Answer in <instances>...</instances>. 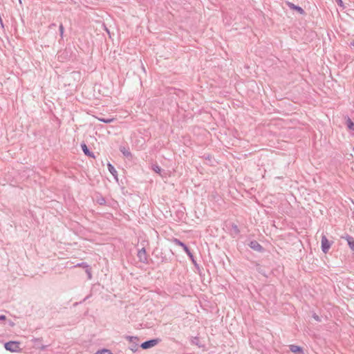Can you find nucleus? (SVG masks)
Listing matches in <instances>:
<instances>
[{
    "mask_svg": "<svg viewBox=\"0 0 354 354\" xmlns=\"http://www.w3.org/2000/svg\"><path fill=\"white\" fill-rule=\"evenodd\" d=\"M313 317L317 322H321V318L316 313L313 314Z\"/></svg>",
    "mask_w": 354,
    "mask_h": 354,
    "instance_id": "obj_25",
    "label": "nucleus"
},
{
    "mask_svg": "<svg viewBox=\"0 0 354 354\" xmlns=\"http://www.w3.org/2000/svg\"><path fill=\"white\" fill-rule=\"evenodd\" d=\"M59 34H60L61 37H63L64 28V26H63L62 24H59Z\"/></svg>",
    "mask_w": 354,
    "mask_h": 354,
    "instance_id": "obj_23",
    "label": "nucleus"
},
{
    "mask_svg": "<svg viewBox=\"0 0 354 354\" xmlns=\"http://www.w3.org/2000/svg\"><path fill=\"white\" fill-rule=\"evenodd\" d=\"M107 167H108L109 171L113 175L114 178L116 180H118V172H117L116 169H115L114 166L112 164H111L110 162H109L107 164Z\"/></svg>",
    "mask_w": 354,
    "mask_h": 354,
    "instance_id": "obj_14",
    "label": "nucleus"
},
{
    "mask_svg": "<svg viewBox=\"0 0 354 354\" xmlns=\"http://www.w3.org/2000/svg\"><path fill=\"white\" fill-rule=\"evenodd\" d=\"M55 26V24H52L50 26V27H51V26H52V27H54Z\"/></svg>",
    "mask_w": 354,
    "mask_h": 354,
    "instance_id": "obj_31",
    "label": "nucleus"
},
{
    "mask_svg": "<svg viewBox=\"0 0 354 354\" xmlns=\"http://www.w3.org/2000/svg\"><path fill=\"white\" fill-rule=\"evenodd\" d=\"M165 257H162V262L165 261Z\"/></svg>",
    "mask_w": 354,
    "mask_h": 354,
    "instance_id": "obj_30",
    "label": "nucleus"
},
{
    "mask_svg": "<svg viewBox=\"0 0 354 354\" xmlns=\"http://www.w3.org/2000/svg\"><path fill=\"white\" fill-rule=\"evenodd\" d=\"M104 30L109 34V37H111V34H110L109 30L104 25Z\"/></svg>",
    "mask_w": 354,
    "mask_h": 354,
    "instance_id": "obj_27",
    "label": "nucleus"
},
{
    "mask_svg": "<svg viewBox=\"0 0 354 354\" xmlns=\"http://www.w3.org/2000/svg\"><path fill=\"white\" fill-rule=\"evenodd\" d=\"M126 339H128L129 341V342L131 344L129 348L133 352H136L138 349V341H139L138 338L135 336H127Z\"/></svg>",
    "mask_w": 354,
    "mask_h": 354,
    "instance_id": "obj_3",
    "label": "nucleus"
},
{
    "mask_svg": "<svg viewBox=\"0 0 354 354\" xmlns=\"http://www.w3.org/2000/svg\"><path fill=\"white\" fill-rule=\"evenodd\" d=\"M229 232L232 237H236L240 233V230L235 223H232L230 225Z\"/></svg>",
    "mask_w": 354,
    "mask_h": 354,
    "instance_id": "obj_9",
    "label": "nucleus"
},
{
    "mask_svg": "<svg viewBox=\"0 0 354 354\" xmlns=\"http://www.w3.org/2000/svg\"><path fill=\"white\" fill-rule=\"evenodd\" d=\"M96 201H97V203L99 205H105V203H106V200H105V198H104V197H102V196H100V197L97 198Z\"/></svg>",
    "mask_w": 354,
    "mask_h": 354,
    "instance_id": "obj_20",
    "label": "nucleus"
},
{
    "mask_svg": "<svg viewBox=\"0 0 354 354\" xmlns=\"http://www.w3.org/2000/svg\"><path fill=\"white\" fill-rule=\"evenodd\" d=\"M137 256L140 262L143 263H148L147 255L145 248H142V249L138 250Z\"/></svg>",
    "mask_w": 354,
    "mask_h": 354,
    "instance_id": "obj_6",
    "label": "nucleus"
},
{
    "mask_svg": "<svg viewBox=\"0 0 354 354\" xmlns=\"http://www.w3.org/2000/svg\"><path fill=\"white\" fill-rule=\"evenodd\" d=\"M342 239L347 241L350 249L354 252V238L348 234H346L345 236H342Z\"/></svg>",
    "mask_w": 354,
    "mask_h": 354,
    "instance_id": "obj_11",
    "label": "nucleus"
},
{
    "mask_svg": "<svg viewBox=\"0 0 354 354\" xmlns=\"http://www.w3.org/2000/svg\"><path fill=\"white\" fill-rule=\"evenodd\" d=\"M248 245L251 249L257 252H263L264 251V248H263V246L255 240L251 241Z\"/></svg>",
    "mask_w": 354,
    "mask_h": 354,
    "instance_id": "obj_7",
    "label": "nucleus"
},
{
    "mask_svg": "<svg viewBox=\"0 0 354 354\" xmlns=\"http://www.w3.org/2000/svg\"><path fill=\"white\" fill-rule=\"evenodd\" d=\"M75 266L76 267H82L85 269H87V268L90 267L86 262H82V263H77Z\"/></svg>",
    "mask_w": 354,
    "mask_h": 354,
    "instance_id": "obj_21",
    "label": "nucleus"
},
{
    "mask_svg": "<svg viewBox=\"0 0 354 354\" xmlns=\"http://www.w3.org/2000/svg\"><path fill=\"white\" fill-rule=\"evenodd\" d=\"M6 319V317L4 315H0V322L4 321Z\"/></svg>",
    "mask_w": 354,
    "mask_h": 354,
    "instance_id": "obj_26",
    "label": "nucleus"
},
{
    "mask_svg": "<svg viewBox=\"0 0 354 354\" xmlns=\"http://www.w3.org/2000/svg\"><path fill=\"white\" fill-rule=\"evenodd\" d=\"M85 272L88 276V279H91L92 278V273H91V267L87 268V269L85 270Z\"/></svg>",
    "mask_w": 354,
    "mask_h": 354,
    "instance_id": "obj_22",
    "label": "nucleus"
},
{
    "mask_svg": "<svg viewBox=\"0 0 354 354\" xmlns=\"http://www.w3.org/2000/svg\"><path fill=\"white\" fill-rule=\"evenodd\" d=\"M353 151H354V147H353Z\"/></svg>",
    "mask_w": 354,
    "mask_h": 354,
    "instance_id": "obj_32",
    "label": "nucleus"
},
{
    "mask_svg": "<svg viewBox=\"0 0 354 354\" xmlns=\"http://www.w3.org/2000/svg\"><path fill=\"white\" fill-rule=\"evenodd\" d=\"M98 120L104 123L109 124V123L113 122L115 120V118H98Z\"/></svg>",
    "mask_w": 354,
    "mask_h": 354,
    "instance_id": "obj_16",
    "label": "nucleus"
},
{
    "mask_svg": "<svg viewBox=\"0 0 354 354\" xmlns=\"http://www.w3.org/2000/svg\"><path fill=\"white\" fill-rule=\"evenodd\" d=\"M173 243H175L176 245L182 247L183 250L186 252V254L188 255L189 258L190 259V260L192 261V262L193 263L194 266L196 268H198V265L196 263V261L195 260V258H194L193 254L192 253L189 248L187 247V245L185 243H183L180 239H176V238H174L173 239Z\"/></svg>",
    "mask_w": 354,
    "mask_h": 354,
    "instance_id": "obj_1",
    "label": "nucleus"
},
{
    "mask_svg": "<svg viewBox=\"0 0 354 354\" xmlns=\"http://www.w3.org/2000/svg\"><path fill=\"white\" fill-rule=\"evenodd\" d=\"M95 354H113L111 350L107 348H102L101 350H98Z\"/></svg>",
    "mask_w": 354,
    "mask_h": 354,
    "instance_id": "obj_18",
    "label": "nucleus"
},
{
    "mask_svg": "<svg viewBox=\"0 0 354 354\" xmlns=\"http://www.w3.org/2000/svg\"><path fill=\"white\" fill-rule=\"evenodd\" d=\"M159 342H160L159 339H149V340H147V341L142 342L140 344V347L142 349H149L150 348L153 347L156 344H158Z\"/></svg>",
    "mask_w": 354,
    "mask_h": 354,
    "instance_id": "obj_4",
    "label": "nucleus"
},
{
    "mask_svg": "<svg viewBox=\"0 0 354 354\" xmlns=\"http://www.w3.org/2000/svg\"><path fill=\"white\" fill-rule=\"evenodd\" d=\"M81 148L86 156L91 158H95L94 153L89 150L88 147L84 142H82L81 144Z\"/></svg>",
    "mask_w": 354,
    "mask_h": 354,
    "instance_id": "obj_12",
    "label": "nucleus"
},
{
    "mask_svg": "<svg viewBox=\"0 0 354 354\" xmlns=\"http://www.w3.org/2000/svg\"><path fill=\"white\" fill-rule=\"evenodd\" d=\"M32 341L34 342L35 346H39L38 342H40L41 339L39 338H33Z\"/></svg>",
    "mask_w": 354,
    "mask_h": 354,
    "instance_id": "obj_24",
    "label": "nucleus"
},
{
    "mask_svg": "<svg viewBox=\"0 0 354 354\" xmlns=\"http://www.w3.org/2000/svg\"><path fill=\"white\" fill-rule=\"evenodd\" d=\"M331 243L325 235H322L321 240V248L324 253L326 254L330 248Z\"/></svg>",
    "mask_w": 354,
    "mask_h": 354,
    "instance_id": "obj_5",
    "label": "nucleus"
},
{
    "mask_svg": "<svg viewBox=\"0 0 354 354\" xmlns=\"http://www.w3.org/2000/svg\"><path fill=\"white\" fill-rule=\"evenodd\" d=\"M6 350L10 352H18L20 351L19 342L16 341H10L4 344Z\"/></svg>",
    "mask_w": 354,
    "mask_h": 354,
    "instance_id": "obj_2",
    "label": "nucleus"
},
{
    "mask_svg": "<svg viewBox=\"0 0 354 354\" xmlns=\"http://www.w3.org/2000/svg\"><path fill=\"white\" fill-rule=\"evenodd\" d=\"M88 297H85L82 301H80V304L82 303L83 301H86Z\"/></svg>",
    "mask_w": 354,
    "mask_h": 354,
    "instance_id": "obj_29",
    "label": "nucleus"
},
{
    "mask_svg": "<svg viewBox=\"0 0 354 354\" xmlns=\"http://www.w3.org/2000/svg\"><path fill=\"white\" fill-rule=\"evenodd\" d=\"M151 169H153V171H155L156 173L161 175V168L157 165V164H155V165H152L151 166Z\"/></svg>",
    "mask_w": 354,
    "mask_h": 354,
    "instance_id": "obj_17",
    "label": "nucleus"
},
{
    "mask_svg": "<svg viewBox=\"0 0 354 354\" xmlns=\"http://www.w3.org/2000/svg\"><path fill=\"white\" fill-rule=\"evenodd\" d=\"M286 2L290 8L296 10L301 15H304L306 14L304 10L301 7H300L299 6L294 5L291 1H286Z\"/></svg>",
    "mask_w": 354,
    "mask_h": 354,
    "instance_id": "obj_10",
    "label": "nucleus"
},
{
    "mask_svg": "<svg viewBox=\"0 0 354 354\" xmlns=\"http://www.w3.org/2000/svg\"><path fill=\"white\" fill-rule=\"evenodd\" d=\"M337 4L342 10H344L347 8V2L346 1H337Z\"/></svg>",
    "mask_w": 354,
    "mask_h": 354,
    "instance_id": "obj_19",
    "label": "nucleus"
},
{
    "mask_svg": "<svg viewBox=\"0 0 354 354\" xmlns=\"http://www.w3.org/2000/svg\"><path fill=\"white\" fill-rule=\"evenodd\" d=\"M289 348H290V351L292 353H303V348H302V347H301L299 346L291 344L289 346Z\"/></svg>",
    "mask_w": 354,
    "mask_h": 354,
    "instance_id": "obj_13",
    "label": "nucleus"
},
{
    "mask_svg": "<svg viewBox=\"0 0 354 354\" xmlns=\"http://www.w3.org/2000/svg\"><path fill=\"white\" fill-rule=\"evenodd\" d=\"M120 151L122 153V155L126 157L127 158L131 160L133 158V155L131 152L130 151L129 147H126L124 146H120Z\"/></svg>",
    "mask_w": 354,
    "mask_h": 354,
    "instance_id": "obj_8",
    "label": "nucleus"
},
{
    "mask_svg": "<svg viewBox=\"0 0 354 354\" xmlns=\"http://www.w3.org/2000/svg\"><path fill=\"white\" fill-rule=\"evenodd\" d=\"M350 46L351 47H354V40L351 41V43H350Z\"/></svg>",
    "mask_w": 354,
    "mask_h": 354,
    "instance_id": "obj_28",
    "label": "nucleus"
},
{
    "mask_svg": "<svg viewBox=\"0 0 354 354\" xmlns=\"http://www.w3.org/2000/svg\"><path fill=\"white\" fill-rule=\"evenodd\" d=\"M345 124L349 130L354 131V122L348 116L345 117Z\"/></svg>",
    "mask_w": 354,
    "mask_h": 354,
    "instance_id": "obj_15",
    "label": "nucleus"
}]
</instances>
